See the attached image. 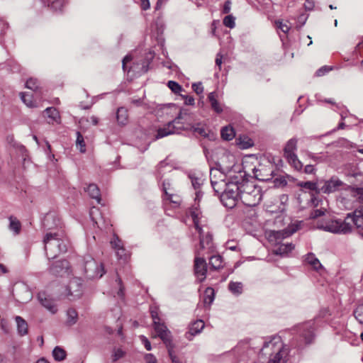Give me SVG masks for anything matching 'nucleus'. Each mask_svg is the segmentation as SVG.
Instances as JSON below:
<instances>
[{
    "label": "nucleus",
    "mask_w": 363,
    "mask_h": 363,
    "mask_svg": "<svg viewBox=\"0 0 363 363\" xmlns=\"http://www.w3.org/2000/svg\"><path fill=\"white\" fill-rule=\"evenodd\" d=\"M44 248L48 259H55L67 251V243L62 231L48 232L43 238Z\"/></svg>",
    "instance_id": "1"
},
{
    "label": "nucleus",
    "mask_w": 363,
    "mask_h": 363,
    "mask_svg": "<svg viewBox=\"0 0 363 363\" xmlns=\"http://www.w3.org/2000/svg\"><path fill=\"white\" fill-rule=\"evenodd\" d=\"M239 188L240 199L247 206H255L262 199V194L261 189L257 186L255 182L242 181L238 182Z\"/></svg>",
    "instance_id": "2"
},
{
    "label": "nucleus",
    "mask_w": 363,
    "mask_h": 363,
    "mask_svg": "<svg viewBox=\"0 0 363 363\" xmlns=\"http://www.w3.org/2000/svg\"><path fill=\"white\" fill-rule=\"evenodd\" d=\"M317 319L318 317L313 320L299 323L294 327V330L300 338L299 340H297V346L298 347L311 345L314 342Z\"/></svg>",
    "instance_id": "3"
},
{
    "label": "nucleus",
    "mask_w": 363,
    "mask_h": 363,
    "mask_svg": "<svg viewBox=\"0 0 363 363\" xmlns=\"http://www.w3.org/2000/svg\"><path fill=\"white\" fill-rule=\"evenodd\" d=\"M317 228L334 234L345 235L352 232V226L347 221L340 219H328L319 222Z\"/></svg>",
    "instance_id": "4"
},
{
    "label": "nucleus",
    "mask_w": 363,
    "mask_h": 363,
    "mask_svg": "<svg viewBox=\"0 0 363 363\" xmlns=\"http://www.w3.org/2000/svg\"><path fill=\"white\" fill-rule=\"evenodd\" d=\"M288 199L289 198L286 194H281L280 196L279 202L281 206L279 207V211L281 213V215L276 216L274 220V225H277V228L288 226V228H290V230H285L284 233H283L284 236L286 237H289L298 229V225L292 224L290 218L284 215L285 205L288 202Z\"/></svg>",
    "instance_id": "5"
},
{
    "label": "nucleus",
    "mask_w": 363,
    "mask_h": 363,
    "mask_svg": "<svg viewBox=\"0 0 363 363\" xmlns=\"http://www.w3.org/2000/svg\"><path fill=\"white\" fill-rule=\"evenodd\" d=\"M283 230L275 231L274 230V239H275V242H274V255H279L281 257L289 256V254L292 252L294 249L295 246L291 242H281V241H278L279 238H287L286 236H284L283 233L285 230H289L290 228H288V226L283 227Z\"/></svg>",
    "instance_id": "6"
},
{
    "label": "nucleus",
    "mask_w": 363,
    "mask_h": 363,
    "mask_svg": "<svg viewBox=\"0 0 363 363\" xmlns=\"http://www.w3.org/2000/svg\"><path fill=\"white\" fill-rule=\"evenodd\" d=\"M219 194H220V201L223 204L228 208H233L236 206L238 199H240L238 182L230 183Z\"/></svg>",
    "instance_id": "7"
},
{
    "label": "nucleus",
    "mask_w": 363,
    "mask_h": 363,
    "mask_svg": "<svg viewBox=\"0 0 363 363\" xmlns=\"http://www.w3.org/2000/svg\"><path fill=\"white\" fill-rule=\"evenodd\" d=\"M290 357V347L282 342L281 337L274 335V363H286Z\"/></svg>",
    "instance_id": "8"
},
{
    "label": "nucleus",
    "mask_w": 363,
    "mask_h": 363,
    "mask_svg": "<svg viewBox=\"0 0 363 363\" xmlns=\"http://www.w3.org/2000/svg\"><path fill=\"white\" fill-rule=\"evenodd\" d=\"M84 274L88 279H100L105 273L102 264H98L92 257L85 258Z\"/></svg>",
    "instance_id": "9"
},
{
    "label": "nucleus",
    "mask_w": 363,
    "mask_h": 363,
    "mask_svg": "<svg viewBox=\"0 0 363 363\" xmlns=\"http://www.w3.org/2000/svg\"><path fill=\"white\" fill-rule=\"evenodd\" d=\"M210 179L212 187L214 191L219 194L223 191L230 182L227 181V176L220 169L218 168H212L210 172Z\"/></svg>",
    "instance_id": "10"
},
{
    "label": "nucleus",
    "mask_w": 363,
    "mask_h": 363,
    "mask_svg": "<svg viewBox=\"0 0 363 363\" xmlns=\"http://www.w3.org/2000/svg\"><path fill=\"white\" fill-rule=\"evenodd\" d=\"M319 189L318 194H330L339 191L344 183L337 177H332L330 179L318 182Z\"/></svg>",
    "instance_id": "11"
},
{
    "label": "nucleus",
    "mask_w": 363,
    "mask_h": 363,
    "mask_svg": "<svg viewBox=\"0 0 363 363\" xmlns=\"http://www.w3.org/2000/svg\"><path fill=\"white\" fill-rule=\"evenodd\" d=\"M13 296L16 301L21 303H26L33 298V293L28 286L24 283L15 284Z\"/></svg>",
    "instance_id": "12"
},
{
    "label": "nucleus",
    "mask_w": 363,
    "mask_h": 363,
    "mask_svg": "<svg viewBox=\"0 0 363 363\" xmlns=\"http://www.w3.org/2000/svg\"><path fill=\"white\" fill-rule=\"evenodd\" d=\"M66 296L71 301L79 298L83 292V283L80 278L74 277L72 279L66 289Z\"/></svg>",
    "instance_id": "13"
},
{
    "label": "nucleus",
    "mask_w": 363,
    "mask_h": 363,
    "mask_svg": "<svg viewBox=\"0 0 363 363\" xmlns=\"http://www.w3.org/2000/svg\"><path fill=\"white\" fill-rule=\"evenodd\" d=\"M201 252L196 250L194 259V274L199 282L203 281L206 278L207 263L204 258L200 257Z\"/></svg>",
    "instance_id": "14"
},
{
    "label": "nucleus",
    "mask_w": 363,
    "mask_h": 363,
    "mask_svg": "<svg viewBox=\"0 0 363 363\" xmlns=\"http://www.w3.org/2000/svg\"><path fill=\"white\" fill-rule=\"evenodd\" d=\"M182 118V113L175 118L172 121L169 122L163 128H160L157 130V133L155 136L156 139L162 138L171 134L178 133L179 130L183 129L182 127H176L175 124L179 123V120Z\"/></svg>",
    "instance_id": "15"
},
{
    "label": "nucleus",
    "mask_w": 363,
    "mask_h": 363,
    "mask_svg": "<svg viewBox=\"0 0 363 363\" xmlns=\"http://www.w3.org/2000/svg\"><path fill=\"white\" fill-rule=\"evenodd\" d=\"M49 272L55 277H65L69 275L70 266L66 259L55 262L49 268Z\"/></svg>",
    "instance_id": "16"
},
{
    "label": "nucleus",
    "mask_w": 363,
    "mask_h": 363,
    "mask_svg": "<svg viewBox=\"0 0 363 363\" xmlns=\"http://www.w3.org/2000/svg\"><path fill=\"white\" fill-rule=\"evenodd\" d=\"M153 327L157 336L162 340L166 347L173 345L171 333L163 323H161L160 321L155 322V323H153Z\"/></svg>",
    "instance_id": "17"
},
{
    "label": "nucleus",
    "mask_w": 363,
    "mask_h": 363,
    "mask_svg": "<svg viewBox=\"0 0 363 363\" xmlns=\"http://www.w3.org/2000/svg\"><path fill=\"white\" fill-rule=\"evenodd\" d=\"M38 298L43 306L47 308L52 313H55L57 311L55 301L45 292L41 291L38 294Z\"/></svg>",
    "instance_id": "18"
},
{
    "label": "nucleus",
    "mask_w": 363,
    "mask_h": 363,
    "mask_svg": "<svg viewBox=\"0 0 363 363\" xmlns=\"http://www.w3.org/2000/svg\"><path fill=\"white\" fill-rule=\"evenodd\" d=\"M255 176L258 180L269 181L272 179V169L270 166L265 167L259 164L255 169Z\"/></svg>",
    "instance_id": "19"
},
{
    "label": "nucleus",
    "mask_w": 363,
    "mask_h": 363,
    "mask_svg": "<svg viewBox=\"0 0 363 363\" xmlns=\"http://www.w3.org/2000/svg\"><path fill=\"white\" fill-rule=\"evenodd\" d=\"M351 219L357 228L363 229V208L357 209L353 213H348L346 220Z\"/></svg>",
    "instance_id": "20"
},
{
    "label": "nucleus",
    "mask_w": 363,
    "mask_h": 363,
    "mask_svg": "<svg viewBox=\"0 0 363 363\" xmlns=\"http://www.w3.org/2000/svg\"><path fill=\"white\" fill-rule=\"evenodd\" d=\"M204 326L205 324L203 320H196L189 326V332L186 334V337L189 340H191L193 336L201 333Z\"/></svg>",
    "instance_id": "21"
},
{
    "label": "nucleus",
    "mask_w": 363,
    "mask_h": 363,
    "mask_svg": "<svg viewBox=\"0 0 363 363\" xmlns=\"http://www.w3.org/2000/svg\"><path fill=\"white\" fill-rule=\"evenodd\" d=\"M213 238L212 235L208 232L206 235L199 238V252L201 250L208 249L209 251L213 250Z\"/></svg>",
    "instance_id": "22"
},
{
    "label": "nucleus",
    "mask_w": 363,
    "mask_h": 363,
    "mask_svg": "<svg viewBox=\"0 0 363 363\" xmlns=\"http://www.w3.org/2000/svg\"><path fill=\"white\" fill-rule=\"evenodd\" d=\"M298 139L296 138H292L289 140L284 148V156L288 157L292 155H296V150H297Z\"/></svg>",
    "instance_id": "23"
},
{
    "label": "nucleus",
    "mask_w": 363,
    "mask_h": 363,
    "mask_svg": "<svg viewBox=\"0 0 363 363\" xmlns=\"http://www.w3.org/2000/svg\"><path fill=\"white\" fill-rule=\"evenodd\" d=\"M294 178L289 174L279 175L274 178V188H282L287 185L288 182H293Z\"/></svg>",
    "instance_id": "24"
},
{
    "label": "nucleus",
    "mask_w": 363,
    "mask_h": 363,
    "mask_svg": "<svg viewBox=\"0 0 363 363\" xmlns=\"http://www.w3.org/2000/svg\"><path fill=\"white\" fill-rule=\"evenodd\" d=\"M289 164L297 172H301L303 169V164L298 159L297 155H292L285 157Z\"/></svg>",
    "instance_id": "25"
},
{
    "label": "nucleus",
    "mask_w": 363,
    "mask_h": 363,
    "mask_svg": "<svg viewBox=\"0 0 363 363\" xmlns=\"http://www.w3.org/2000/svg\"><path fill=\"white\" fill-rule=\"evenodd\" d=\"M304 261L311 265L315 271L323 269V265L313 253L307 254L305 257Z\"/></svg>",
    "instance_id": "26"
},
{
    "label": "nucleus",
    "mask_w": 363,
    "mask_h": 363,
    "mask_svg": "<svg viewBox=\"0 0 363 363\" xmlns=\"http://www.w3.org/2000/svg\"><path fill=\"white\" fill-rule=\"evenodd\" d=\"M85 191L88 192L91 198L96 199L98 203L101 202V199L100 190L96 184H90Z\"/></svg>",
    "instance_id": "27"
},
{
    "label": "nucleus",
    "mask_w": 363,
    "mask_h": 363,
    "mask_svg": "<svg viewBox=\"0 0 363 363\" xmlns=\"http://www.w3.org/2000/svg\"><path fill=\"white\" fill-rule=\"evenodd\" d=\"M217 95L215 91L211 92L208 96V99L209 100V102L211 104V106L212 109L216 111L217 113H220L223 112V108L221 105L219 104L218 100L216 99Z\"/></svg>",
    "instance_id": "28"
},
{
    "label": "nucleus",
    "mask_w": 363,
    "mask_h": 363,
    "mask_svg": "<svg viewBox=\"0 0 363 363\" xmlns=\"http://www.w3.org/2000/svg\"><path fill=\"white\" fill-rule=\"evenodd\" d=\"M116 119L119 125H124L128 123V110L124 107H120L116 112Z\"/></svg>",
    "instance_id": "29"
},
{
    "label": "nucleus",
    "mask_w": 363,
    "mask_h": 363,
    "mask_svg": "<svg viewBox=\"0 0 363 363\" xmlns=\"http://www.w3.org/2000/svg\"><path fill=\"white\" fill-rule=\"evenodd\" d=\"M220 134L222 138L227 141L233 140L235 136V130L231 125H227L222 128Z\"/></svg>",
    "instance_id": "30"
},
{
    "label": "nucleus",
    "mask_w": 363,
    "mask_h": 363,
    "mask_svg": "<svg viewBox=\"0 0 363 363\" xmlns=\"http://www.w3.org/2000/svg\"><path fill=\"white\" fill-rule=\"evenodd\" d=\"M236 140L237 145L241 149H247L254 145L252 140L247 135H241Z\"/></svg>",
    "instance_id": "31"
},
{
    "label": "nucleus",
    "mask_w": 363,
    "mask_h": 363,
    "mask_svg": "<svg viewBox=\"0 0 363 363\" xmlns=\"http://www.w3.org/2000/svg\"><path fill=\"white\" fill-rule=\"evenodd\" d=\"M48 117L50 119L48 123L57 122L59 123L60 114L58 111L54 107H48L44 111Z\"/></svg>",
    "instance_id": "32"
},
{
    "label": "nucleus",
    "mask_w": 363,
    "mask_h": 363,
    "mask_svg": "<svg viewBox=\"0 0 363 363\" xmlns=\"http://www.w3.org/2000/svg\"><path fill=\"white\" fill-rule=\"evenodd\" d=\"M209 264L211 269L217 270L223 268V258L220 255H213L209 259Z\"/></svg>",
    "instance_id": "33"
},
{
    "label": "nucleus",
    "mask_w": 363,
    "mask_h": 363,
    "mask_svg": "<svg viewBox=\"0 0 363 363\" xmlns=\"http://www.w3.org/2000/svg\"><path fill=\"white\" fill-rule=\"evenodd\" d=\"M16 321L17 323V328L18 332L21 335H24L27 334L28 333V325L27 323L25 321L24 319H23L20 316L16 317Z\"/></svg>",
    "instance_id": "34"
},
{
    "label": "nucleus",
    "mask_w": 363,
    "mask_h": 363,
    "mask_svg": "<svg viewBox=\"0 0 363 363\" xmlns=\"http://www.w3.org/2000/svg\"><path fill=\"white\" fill-rule=\"evenodd\" d=\"M66 351L59 346H56L52 350V357L56 361H63L66 358Z\"/></svg>",
    "instance_id": "35"
},
{
    "label": "nucleus",
    "mask_w": 363,
    "mask_h": 363,
    "mask_svg": "<svg viewBox=\"0 0 363 363\" xmlns=\"http://www.w3.org/2000/svg\"><path fill=\"white\" fill-rule=\"evenodd\" d=\"M298 186L301 188L310 190V191H313L317 194H318V190L319 189L318 182H311V181L300 182L298 183Z\"/></svg>",
    "instance_id": "36"
},
{
    "label": "nucleus",
    "mask_w": 363,
    "mask_h": 363,
    "mask_svg": "<svg viewBox=\"0 0 363 363\" xmlns=\"http://www.w3.org/2000/svg\"><path fill=\"white\" fill-rule=\"evenodd\" d=\"M67 324L68 325H74L78 320V314L75 309L69 308L67 311Z\"/></svg>",
    "instance_id": "37"
},
{
    "label": "nucleus",
    "mask_w": 363,
    "mask_h": 363,
    "mask_svg": "<svg viewBox=\"0 0 363 363\" xmlns=\"http://www.w3.org/2000/svg\"><path fill=\"white\" fill-rule=\"evenodd\" d=\"M243 285L241 282L230 281L228 284V289L231 293L235 295H240L242 293Z\"/></svg>",
    "instance_id": "38"
},
{
    "label": "nucleus",
    "mask_w": 363,
    "mask_h": 363,
    "mask_svg": "<svg viewBox=\"0 0 363 363\" xmlns=\"http://www.w3.org/2000/svg\"><path fill=\"white\" fill-rule=\"evenodd\" d=\"M189 129L192 130L195 134H197L200 136L206 137L208 135L206 129L203 124L198 123L196 125H191Z\"/></svg>",
    "instance_id": "39"
},
{
    "label": "nucleus",
    "mask_w": 363,
    "mask_h": 363,
    "mask_svg": "<svg viewBox=\"0 0 363 363\" xmlns=\"http://www.w3.org/2000/svg\"><path fill=\"white\" fill-rule=\"evenodd\" d=\"M305 154L308 159L311 160L315 164L323 162L325 160V158L319 154L313 153L310 151H306Z\"/></svg>",
    "instance_id": "40"
},
{
    "label": "nucleus",
    "mask_w": 363,
    "mask_h": 363,
    "mask_svg": "<svg viewBox=\"0 0 363 363\" xmlns=\"http://www.w3.org/2000/svg\"><path fill=\"white\" fill-rule=\"evenodd\" d=\"M9 221H10V223H9L10 230H13L16 234H18L21 230V223L16 218H15L13 216L9 217Z\"/></svg>",
    "instance_id": "41"
},
{
    "label": "nucleus",
    "mask_w": 363,
    "mask_h": 363,
    "mask_svg": "<svg viewBox=\"0 0 363 363\" xmlns=\"http://www.w3.org/2000/svg\"><path fill=\"white\" fill-rule=\"evenodd\" d=\"M56 220L55 216L54 214H47L43 221V225L46 230H52V226L51 225L52 222H55Z\"/></svg>",
    "instance_id": "42"
},
{
    "label": "nucleus",
    "mask_w": 363,
    "mask_h": 363,
    "mask_svg": "<svg viewBox=\"0 0 363 363\" xmlns=\"http://www.w3.org/2000/svg\"><path fill=\"white\" fill-rule=\"evenodd\" d=\"M214 300V290L208 287L205 291L203 302L205 304L211 305Z\"/></svg>",
    "instance_id": "43"
},
{
    "label": "nucleus",
    "mask_w": 363,
    "mask_h": 363,
    "mask_svg": "<svg viewBox=\"0 0 363 363\" xmlns=\"http://www.w3.org/2000/svg\"><path fill=\"white\" fill-rule=\"evenodd\" d=\"M65 5V1L64 0H55L52 2L50 8L55 12L61 11Z\"/></svg>",
    "instance_id": "44"
},
{
    "label": "nucleus",
    "mask_w": 363,
    "mask_h": 363,
    "mask_svg": "<svg viewBox=\"0 0 363 363\" xmlns=\"http://www.w3.org/2000/svg\"><path fill=\"white\" fill-rule=\"evenodd\" d=\"M26 87L33 91H37L39 88V82L37 79L30 78L26 81Z\"/></svg>",
    "instance_id": "45"
},
{
    "label": "nucleus",
    "mask_w": 363,
    "mask_h": 363,
    "mask_svg": "<svg viewBox=\"0 0 363 363\" xmlns=\"http://www.w3.org/2000/svg\"><path fill=\"white\" fill-rule=\"evenodd\" d=\"M21 99L23 101V102L28 106V107H36L35 104L33 101L32 97L30 96H27L26 94L21 92L20 93Z\"/></svg>",
    "instance_id": "46"
},
{
    "label": "nucleus",
    "mask_w": 363,
    "mask_h": 363,
    "mask_svg": "<svg viewBox=\"0 0 363 363\" xmlns=\"http://www.w3.org/2000/svg\"><path fill=\"white\" fill-rule=\"evenodd\" d=\"M77 145L79 146V150L81 152H84L86 151L85 148V143L84 140L83 135L80 133V132H77V140H76Z\"/></svg>",
    "instance_id": "47"
},
{
    "label": "nucleus",
    "mask_w": 363,
    "mask_h": 363,
    "mask_svg": "<svg viewBox=\"0 0 363 363\" xmlns=\"http://www.w3.org/2000/svg\"><path fill=\"white\" fill-rule=\"evenodd\" d=\"M354 314L359 323L363 324V303L357 307L354 311Z\"/></svg>",
    "instance_id": "48"
},
{
    "label": "nucleus",
    "mask_w": 363,
    "mask_h": 363,
    "mask_svg": "<svg viewBox=\"0 0 363 363\" xmlns=\"http://www.w3.org/2000/svg\"><path fill=\"white\" fill-rule=\"evenodd\" d=\"M168 87L174 93L179 94L182 91V86L174 81H169Z\"/></svg>",
    "instance_id": "49"
},
{
    "label": "nucleus",
    "mask_w": 363,
    "mask_h": 363,
    "mask_svg": "<svg viewBox=\"0 0 363 363\" xmlns=\"http://www.w3.org/2000/svg\"><path fill=\"white\" fill-rule=\"evenodd\" d=\"M189 178L194 189H199L203 184L202 179L200 177H196L194 175H190Z\"/></svg>",
    "instance_id": "50"
},
{
    "label": "nucleus",
    "mask_w": 363,
    "mask_h": 363,
    "mask_svg": "<svg viewBox=\"0 0 363 363\" xmlns=\"http://www.w3.org/2000/svg\"><path fill=\"white\" fill-rule=\"evenodd\" d=\"M174 344L167 347L169 356L172 362V363H182L179 359L174 354Z\"/></svg>",
    "instance_id": "51"
},
{
    "label": "nucleus",
    "mask_w": 363,
    "mask_h": 363,
    "mask_svg": "<svg viewBox=\"0 0 363 363\" xmlns=\"http://www.w3.org/2000/svg\"><path fill=\"white\" fill-rule=\"evenodd\" d=\"M223 24L225 26L233 28L235 27V18L232 15L226 16L223 19Z\"/></svg>",
    "instance_id": "52"
},
{
    "label": "nucleus",
    "mask_w": 363,
    "mask_h": 363,
    "mask_svg": "<svg viewBox=\"0 0 363 363\" xmlns=\"http://www.w3.org/2000/svg\"><path fill=\"white\" fill-rule=\"evenodd\" d=\"M111 245L112 247L116 250L118 248L123 247L122 241L118 238V237L116 235H113V239L111 241Z\"/></svg>",
    "instance_id": "53"
},
{
    "label": "nucleus",
    "mask_w": 363,
    "mask_h": 363,
    "mask_svg": "<svg viewBox=\"0 0 363 363\" xmlns=\"http://www.w3.org/2000/svg\"><path fill=\"white\" fill-rule=\"evenodd\" d=\"M200 211L197 208H191L190 210L189 214L191 217L194 224L196 223H199V216H200Z\"/></svg>",
    "instance_id": "54"
},
{
    "label": "nucleus",
    "mask_w": 363,
    "mask_h": 363,
    "mask_svg": "<svg viewBox=\"0 0 363 363\" xmlns=\"http://www.w3.org/2000/svg\"><path fill=\"white\" fill-rule=\"evenodd\" d=\"M325 208H318V209H315L313 211H311L310 218L315 219V218H317L318 217L323 216L325 214Z\"/></svg>",
    "instance_id": "55"
},
{
    "label": "nucleus",
    "mask_w": 363,
    "mask_h": 363,
    "mask_svg": "<svg viewBox=\"0 0 363 363\" xmlns=\"http://www.w3.org/2000/svg\"><path fill=\"white\" fill-rule=\"evenodd\" d=\"M276 24L277 28L282 31L284 34H286L290 29V26L286 23H283L281 21H277Z\"/></svg>",
    "instance_id": "56"
},
{
    "label": "nucleus",
    "mask_w": 363,
    "mask_h": 363,
    "mask_svg": "<svg viewBox=\"0 0 363 363\" xmlns=\"http://www.w3.org/2000/svg\"><path fill=\"white\" fill-rule=\"evenodd\" d=\"M333 67L323 66V67H320V69H318L316 71V75L318 76V77L323 76L326 73H328L330 71L333 70Z\"/></svg>",
    "instance_id": "57"
},
{
    "label": "nucleus",
    "mask_w": 363,
    "mask_h": 363,
    "mask_svg": "<svg viewBox=\"0 0 363 363\" xmlns=\"http://www.w3.org/2000/svg\"><path fill=\"white\" fill-rule=\"evenodd\" d=\"M125 353L121 349L115 350L112 355L113 361L116 362L124 356Z\"/></svg>",
    "instance_id": "58"
},
{
    "label": "nucleus",
    "mask_w": 363,
    "mask_h": 363,
    "mask_svg": "<svg viewBox=\"0 0 363 363\" xmlns=\"http://www.w3.org/2000/svg\"><path fill=\"white\" fill-rule=\"evenodd\" d=\"M192 89L199 95L201 94L203 91V87L201 82L194 83L192 84Z\"/></svg>",
    "instance_id": "59"
},
{
    "label": "nucleus",
    "mask_w": 363,
    "mask_h": 363,
    "mask_svg": "<svg viewBox=\"0 0 363 363\" xmlns=\"http://www.w3.org/2000/svg\"><path fill=\"white\" fill-rule=\"evenodd\" d=\"M316 172V169L313 164H307L304 167L303 172L307 174H313Z\"/></svg>",
    "instance_id": "60"
},
{
    "label": "nucleus",
    "mask_w": 363,
    "mask_h": 363,
    "mask_svg": "<svg viewBox=\"0 0 363 363\" xmlns=\"http://www.w3.org/2000/svg\"><path fill=\"white\" fill-rule=\"evenodd\" d=\"M150 313H151V317L153 320V323H155V322L160 321V318L158 315L157 309L156 308H151Z\"/></svg>",
    "instance_id": "61"
},
{
    "label": "nucleus",
    "mask_w": 363,
    "mask_h": 363,
    "mask_svg": "<svg viewBox=\"0 0 363 363\" xmlns=\"http://www.w3.org/2000/svg\"><path fill=\"white\" fill-rule=\"evenodd\" d=\"M140 338L141 341L143 342V343L144 344L145 349L148 351L151 350L152 347H151L150 342L148 340V339L146 337H145L144 335H141L140 337Z\"/></svg>",
    "instance_id": "62"
},
{
    "label": "nucleus",
    "mask_w": 363,
    "mask_h": 363,
    "mask_svg": "<svg viewBox=\"0 0 363 363\" xmlns=\"http://www.w3.org/2000/svg\"><path fill=\"white\" fill-rule=\"evenodd\" d=\"M116 254L118 259H125V250L123 247L117 249Z\"/></svg>",
    "instance_id": "63"
},
{
    "label": "nucleus",
    "mask_w": 363,
    "mask_h": 363,
    "mask_svg": "<svg viewBox=\"0 0 363 363\" xmlns=\"http://www.w3.org/2000/svg\"><path fill=\"white\" fill-rule=\"evenodd\" d=\"M145 360L146 363H157L156 357L152 354H146Z\"/></svg>",
    "instance_id": "64"
}]
</instances>
